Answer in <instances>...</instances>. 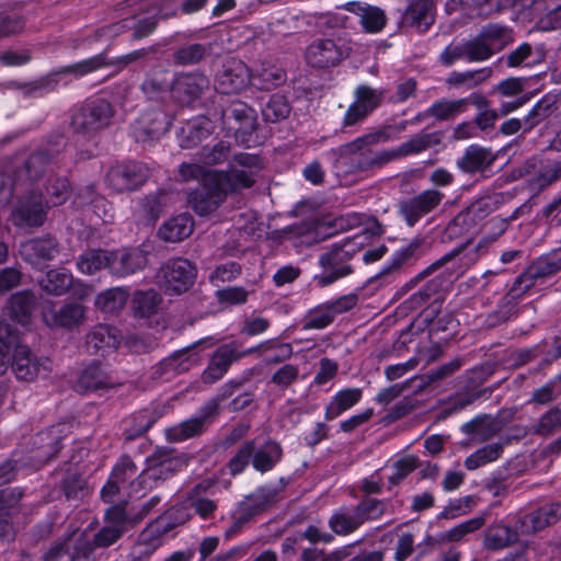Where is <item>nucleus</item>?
<instances>
[{
  "mask_svg": "<svg viewBox=\"0 0 561 561\" xmlns=\"http://www.w3.org/2000/svg\"><path fill=\"white\" fill-rule=\"evenodd\" d=\"M49 208L41 192L31 191L28 195L12 210V221L16 227H39L46 219Z\"/></svg>",
  "mask_w": 561,
  "mask_h": 561,
  "instance_id": "obj_19",
  "label": "nucleus"
},
{
  "mask_svg": "<svg viewBox=\"0 0 561 561\" xmlns=\"http://www.w3.org/2000/svg\"><path fill=\"white\" fill-rule=\"evenodd\" d=\"M492 69L489 67L477 70L453 71L446 79V84L456 89H472L491 77Z\"/></svg>",
  "mask_w": 561,
  "mask_h": 561,
  "instance_id": "obj_41",
  "label": "nucleus"
},
{
  "mask_svg": "<svg viewBox=\"0 0 561 561\" xmlns=\"http://www.w3.org/2000/svg\"><path fill=\"white\" fill-rule=\"evenodd\" d=\"M285 71L275 64L263 61L251 72V83L260 90H271L285 82Z\"/></svg>",
  "mask_w": 561,
  "mask_h": 561,
  "instance_id": "obj_36",
  "label": "nucleus"
},
{
  "mask_svg": "<svg viewBox=\"0 0 561 561\" xmlns=\"http://www.w3.org/2000/svg\"><path fill=\"white\" fill-rule=\"evenodd\" d=\"M423 245V239L413 238L409 242L402 244L398 250H396L387 263L383 265L379 275H388L399 270L404 263L408 261L415 259L421 253V248Z\"/></svg>",
  "mask_w": 561,
  "mask_h": 561,
  "instance_id": "obj_38",
  "label": "nucleus"
},
{
  "mask_svg": "<svg viewBox=\"0 0 561 561\" xmlns=\"http://www.w3.org/2000/svg\"><path fill=\"white\" fill-rule=\"evenodd\" d=\"M542 59L543 51L541 49H534L529 43H523L506 56V65L511 68H531L540 64Z\"/></svg>",
  "mask_w": 561,
  "mask_h": 561,
  "instance_id": "obj_48",
  "label": "nucleus"
},
{
  "mask_svg": "<svg viewBox=\"0 0 561 561\" xmlns=\"http://www.w3.org/2000/svg\"><path fill=\"white\" fill-rule=\"evenodd\" d=\"M385 98L383 89H375L367 84L356 87L354 91V101L358 106L371 114L380 106Z\"/></svg>",
  "mask_w": 561,
  "mask_h": 561,
  "instance_id": "obj_58",
  "label": "nucleus"
},
{
  "mask_svg": "<svg viewBox=\"0 0 561 561\" xmlns=\"http://www.w3.org/2000/svg\"><path fill=\"white\" fill-rule=\"evenodd\" d=\"M50 157L46 152L38 151L32 153L28 159L25 161L23 169L18 172V181H23L24 178L30 181H35L41 178L42 173L45 171L46 165L48 164ZM18 185V183H15Z\"/></svg>",
  "mask_w": 561,
  "mask_h": 561,
  "instance_id": "obj_62",
  "label": "nucleus"
},
{
  "mask_svg": "<svg viewBox=\"0 0 561 561\" xmlns=\"http://www.w3.org/2000/svg\"><path fill=\"white\" fill-rule=\"evenodd\" d=\"M110 253V273L118 278L133 275L147 265L146 254L138 249H123Z\"/></svg>",
  "mask_w": 561,
  "mask_h": 561,
  "instance_id": "obj_24",
  "label": "nucleus"
},
{
  "mask_svg": "<svg viewBox=\"0 0 561 561\" xmlns=\"http://www.w3.org/2000/svg\"><path fill=\"white\" fill-rule=\"evenodd\" d=\"M72 275L66 268H55L47 272L41 280L44 291L56 296L65 294L72 284Z\"/></svg>",
  "mask_w": 561,
  "mask_h": 561,
  "instance_id": "obj_50",
  "label": "nucleus"
},
{
  "mask_svg": "<svg viewBox=\"0 0 561 561\" xmlns=\"http://www.w3.org/2000/svg\"><path fill=\"white\" fill-rule=\"evenodd\" d=\"M21 255L32 264L50 261L58 253L57 241L51 237L30 240L21 245Z\"/></svg>",
  "mask_w": 561,
  "mask_h": 561,
  "instance_id": "obj_33",
  "label": "nucleus"
},
{
  "mask_svg": "<svg viewBox=\"0 0 561 561\" xmlns=\"http://www.w3.org/2000/svg\"><path fill=\"white\" fill-rule=\"evenodd\" d=\"M12 348V370L18 379L31 381L41 370H49V359L35 356L26 345L20 343L19 335Z\"/></svg>",
  "mask_w": 561,
  "mask_h": 561,
  "instance_id": "obj_18",
  "label": "nucleus"
},
{
  "mask_svg": "<svg viewBox=\"0 0 561 561\" xmlns=\"http://www.w3.org/2000/svg\"><path fill=\"white\" fill-rule=\"evenodd\" d=\"M356 514L364 525L367 522H375L381 518L387 510V501L370 496H364L355 506Z\"/></svg>",
  "mask_w": 561,
  "mask_h": 561,
  "instance_id": "obj_56",
  "label": "nucleus"
},
{
  "mask_svg": "<svg viewBox=\"0 0 561 561\" xmlns=\"http://www.w3.org/2000/svg\"><path fill=\"white\" fill-rule=\"evenodd\" d=\"M438 0H408L402 9H397V25L400 30L426 33L435 23Z\"/></svg>",
  "mask_w": 561,
  "mask_h": 561,
  "instance_id": "obj_10",
  "label": "nucleus"
},
{
  "mask_svg": "<svg viewBox=\"0 0 561 561\" xmlns=\"http://www.w3.org/2000/svg\"><path fill=\"white\" fill-rule=\"evenodd\" d=\"M195 277V266L186 259L176 257L161 265L157 273V283L167 295L173 296L187 291Z\"/></svg>",
  "mask_w": 561,
  "mask_h": 561,
  "instance_id": "obj_9",
  "label": "nucleus"
},
{
  "mask_svg": "<svg viewBox=\"0 0 561 561\" xmlns=\"http://www.w3.org/2000/svg\"><path fill=\"white\" fill-rule=\"evenodd\" d=\"M247 353H259L263 356V362L266 365H276L289 359L294 351L290 343L282 342L278 339H268L251 347Z\"/></svg>",
  "mask_w": 561,
  "mask_h": 561,
  "instance_id": "obj_34",
  "label": "nucleus"
},
{
  "mask_svg": "<svg viewBox=\"0 0 561 561\" xmlns=\"http://www.w3.org/2000/svg\"><path fill=\"white\" fill-rule=\"evenodd\" d=\"M157 27V20L154 16H146L139 20L127 18L111 26L113 34H117L123 30L133 28V37L141 39L149 36Z\"/></svg>",
  "mask_w": 561,
  "mask_h": 561,
  "instance_id": "obj_52",
  "label": "nucleus"
},
{
  "mask_svg": "<svg viewBox=\"0 0 561 561\" xmlns=\"http://www.w3.org/2000/svg\"><path fill=\"white\" fill-rule=\"evenodd\" d=\"M181 466L180 459L167 450H157L147 458L146 468L130 482L133 493L139 494L152 489L159 481L172 476Z\"/></svg>",
  "mask_w": 561,
  "mask_h": 561,
  "instance_id": "obj_8",
  "label": "nucleus"
},
{
  "mask_svg": "<svg viewBox=\"0 0 561 561\" xmlns=\"http://www.w3.org/2000/svg\"><path fill=\"white\" fill-rule=\"evenodd\" d=\"M561 271V249L541 255L533 262L514 282L506 299L516 300L530 290L538 279L552 276Z\"/></svg>",
  "mask_w": 561,
  "mask_h": 561,
  "instance_id": "obj_6",
  "label": "nucleus"
},
{
  "mask_svg": "<svg viewBox=\"0 0 561 561\" xmlns=\"http://www.w3.org/2000/svg\"><path fill=\"white\" fill-rule=\"evenodd\" d=\"M481 249L480 244L473 242L462 243L422 270L411 283L433 275V279L444 290L479 261Z\"/></svg>",
  "mask_w": 561,
  "mask_h": 561,
  "instance_id": "obj_3",
  "label": "nucleus"
},
{
  "mask_svg": "<svg viewBox=\"0 0 561 561\" xmlns=\"http://www.w3.org/2000/svg\"><path fill=\"white\" fill-rule=\"evenodd\" d=\"M34 304V296L28 291L12 295L9 300L10 317L18 323L26 324L30 321Z\"/></svg>",
  "mask_w": 561,
  "mask_h": 561,
  "instance_id": "obj_49",
  "label": "nucleus"
},
{
  "mask_svg": "<svg viewBox=\"0 0 561 561\" xmlns=\"http://www.w3.org/2000/svg\"><path fill=\"white\" fill-rule=\"evenodd\" d=\"M122 340L121 331L107 324L95 325L87 337V345L89 350L95 353H110L115 351Z\"/></svg>",
  "mask_w": 561,
  "mask_h": 561,
  "instance_id": "obj_30",
  "label": "nucleus"
},
{
  "mask_svg": "<svg viewBox=\"0 0 561 561\" xmlns=\"http://www.w3.org/2000/svg\"><path fill=\"white\" fill-rule=\"evenodd\" d=\"M280 488L273 484H266L257 488L253 493L245 496L238 505V507L248 515L251 519L266 511L276 501Z\"/></svg>",
  "mask_w": 561,
  "mask_h": 561,
  "instance_id": "obj_29",
  "label": "nucleus"
},
{
  "mask_svg": "<svg viewBox=\"0 0 561 561\" xmlns=\"http://www.w3.org/2000/svg\"><path fill=\"white\" fill-rule=\"evenodd\" d=\"M149 167L140 161L128 160L110 167L105 184L115 193H130L139 190L149 179Z\"/></svg>",
  "mask_w": 561,
  "mask_h": 561,
  "instance_id": "obj_7",
  "label": "nucleus"
},
{
  "mask_svg": "<svg viewBox=\"0 0 561 561\" xmlns=\"http://www.w3.org/2000/svg\"><path fill=\"white\" fill-rule=\"evenodd\" d=\"M557 110V98L546 94L531 107L524 117V133L531 131L542 121L548 118Z\"/></svg>",
  "mask_w": 561,
  "mask_h": 561,
  "instance_id": "obj_44",
  "label": "nucleus"
},
{
  "mask_svg": "<svg viewBox=\"0 0 561 561\" xmlns=\"http://www.w3.org/2000/svg\"><path fill=\"white\" fill-rule=\"evenodd\" d=\"M283 458V448L276 440L268 439L256 447L253 440L252 467L260 473L273 470Z\"/></svg>",
  "mask_w": 561,
  "mask_h": 561,
  "instance_id": "obj_31",
  "label": "nucleus"
},
{
  "mask_svg": "<svg viewBox=\"0 0 561 561\" xmlns=\"http://www.w3.org/2000/svg\"><path fill=\"white\" fill-rule=\"evenodd\" d=\"M193 221L186 214L178 215L165 221L159 229V237L168 242H180L191 236Z\"/></svg>",
  "mask_w": 561,
  "mask_h": 561,
  "instance_id": "obj_37",
  "label": "nucleus"
},
{
  "mask_svg": "<svg viewBox=\"0 0 561 561\" xmlns=\"http://www.w3.org/2000/svg\"><path fill=\"white\" fill-rule=\"evenodd\" d=\"M461 432L471 435L473 439L484 442L490 439L496 432L495 424L488 416H477L460 427Z\"/></svg>",
  "mask_w": 561,
  "mask_h": 561,
  "instance_id": "obj_60",
  "label": "nucleus"
},
{
  "mask_svg": "<svg viewBox=\"0 0 561 561\" xmlns=\"http://www.w3.org/2000/svg\"><path fill=\"white\" fill-rule=\"evenodd\" d=\"M69 426L66 423L56 424L45 431L38 432L33 438V459L37 465H44L54 458L61 449V440L68 435Z\"/></svg>",
  "mask_w": 561,
  "mask_h": 561,
  "instance_id": "obj_17",
  "label": "nucleus"
},
{
  "mask_svg": "<svg viewBox=\"0 0 561 561\" xmlns=\"http://www.w3.org/2000/svg\"><path fill=\"white\" fill-rule=\"evenodd\" d=\"M112 116V105L107 101L89 100L72 115L71 126L76 133L89 134L106 127Z\"/></svg>",
  "mask_w": 561,
  "mask_h": 561,
  "instance_id": "obj_11",
  "label": "nucleus"
},
{
  "mask_svg": "<svg viewBox=\"0 0 561 561\" xmlns=\"http://www.w3.org/2000/svg\"><path fill=\"white\" fill-rule=\"evenodd\" d=\"M319 225L314 220H305L284 229V234L295 245H312L319 241Z\"/></svg>",
  "mask_w": 561,
  "mask_h": 561,
  "instance_id": "obj_43",
  "label": "nucleus"
},
{
  "mask_svg": "<svg viewBox=\"0 0 561 561\" xmlns=\"http://www.w3.org/2000/svg\"><path fill=\"white\" fill-rule=\"evenodd\" d=\"M363 398V389L357 387L339 390L329 401L324 411V419L332 421L356 405Z\"/></svg>",
  "mask_w": 561,
  "mask_h": 561,
  "instance_id": "obj_32",
  "label": "nucleus"
},
{
  "mask_svg": "<svg viewBox=\"0 0 561 561\" xmlns=\"http://www.w3.org/2000/svg\"><path fill=\"white\" fill-rule=\"evenodd\" d=\"M161 413L156 409H144L130 415L125 422L126 439H134L147 432L159 419Z\"/></svg>",
  "mask_w": 561,
  "mask_h": 561,
  "instance_id": "obj_39",
  "label": "nucleus"
},
{
  "mask_svg": "<svg viewBox=\"0 0 561 561\" xmlns=\"http://www.w3.org/2000/svg\"><path fill=\"white\" fill-rule=\"evenodd\" d=\"M209 88V79L202 72L179 73L172 84L173 96L182 104H191Z\"/></svg>",
  "mask_w": 561,
  "mask_h": 561,
  "instance_id": "obj_20",
  "label": "nucleus"
},
{
  "mask_svg": "<svg viewBox=\"0 0 561 561\" xmlns=\"http://www.w3.org/2000/svg\"><path fill=\"white\" fill-rule=\"evenodd\" d=\"M116 385L107 367L100 362H93L80 374L75 390L80 393H87L98 390L112 388Z\"/></svg>",
  "mask_w": 561,
  "mask_h": 561,
  "instance_id": "obj_23",
  "label": "nucleus"
},
{
  "mask_svg": "<svg viewBox=\"0 0 561 561\" xmlns=\"http://www.w3.org/2000/svg\"><path fill=\"white\" fill-rule=\"evenodd\" d=\"M161 302L159 294L153 289L139 290L133 297V311L137 318H149L158 311Z\"/></svg>",
  "mask_w": 561,
  "mask_h": 561,
  "instance_id": "obj_51",
  "label": "nucleus"
},
{
  "mask_svg": "<svg viewBox=\"0 0 561 561\" xmlns=\"http://www.w3.org/2000/svg\"><path fill=\"white\" fill-rule=\"evenodd\" d=\"M363 237L355 236L333 244L319 257L323 272L313 277L319 287H325L353 273L351 261L363 247Z\"/></svg>",
  "mask_w": 561,
  "mask_h": 561,
  "instance_id": "obj_4",
  "label": "nucleus"
},
{
  "mask_svg": "<svg viewBox=\"0 0 561 561\" xmlns=\"http://www.w3.org/2000/svg\"><path fill=\"white\" fill-rule=\"evenodd\" d=\"M290 113V105L282 94H273L262 107V115L266 122L277 123L285 119Z\"/></svg>",
  "mask_w": 561,
  "mask_h": 561,
  "instance_id": "obj_63",
  "label": "nucleus"
},
{
  "mask_svg": "<svg viewBox=\"0 0 561 561\" xmlns=\"http://www.w3.org/2000/svg\"><path fill=\"white\" fill-rule=\"evenodd\" d=\"M48 198L44 197V202L48 207L62 205L69 197L70 184L66 176L51 178L46 187Z\"/></svg>",
  "mask_w": 561,
  "mask_h": 561,
  "instance_id": "obj_64",
  "label": "nucleus"
},
{
  "mask_svg": "<svg viewBox=\"0 0 561 561\" xmlns=\"http://www.w3.org/2000/svg\"><path fill=\"white\" fill-rule=\"evenodd\" d=\"M444 197L445 195L435 188L425 190L411 198L401 201L398 205L399 215L409 227H413L421 218L438 207Z\"/></svg>",
  "mask_w": 561,
  "mask_h": 561,
  "instance_id": "obj_14",
  "label": "nucleus"
},
{
  "mask_svg": "<svg viewBox=\"0 0 561 561\" xmlns=\"http://www.w3.org/2000/svg\"><path fill=\"white\" fill-rule=\"evenodd\" d=\"M218 414V401L209 400L188 420L170 427L167 436L170 440L182 442L203 433Z\"/></svg>",
  "mask_w": 561,
  "mask_h": 561,
  "instance_id": "obj_16",
  "label": "nucleus"
},
{
  "mask_svg": "<svg viewBox=\"0 0 561 561\" xmlns=\"http://www.w3.org/2000/svg\"><path fill=\"white\" fill-rule=\"evenodd\" d=\"M110 251L88 250L78 257L77 267L82 274L93 275L103 268H107L110 271Z\"/></svg>",
  "mask_w": 561,
  "mask_h": 561,
  "instance_id": "obj_46",
  "label": "nucleus"
},
{
  "mask_svg": "<svg viewBox=\"0 0 561 561\" xmlns=\"http://www.w3.org/2000/svg\"><path fill=\"white\" fill-rule=\"evenodd\" d=\"M231 153V145L229 141L220 140L214 146L203 147L197 156L204 165H217L226 162Z\"/></svg>",
  "mask_w": 561,
  "mask_h": 561,
  "instance_id": "obj_61",
  "label": "nucleus"
},
{
  "mask_svg": "<svg viewBox=\"0 0 561 561\" xmlns=\"http://www.w3.org/2000/svg\"><path fill=\"white\" fill-rule=\"evenodd\" d=\"M391 139L390 128L382 127L377 130L366 133L350 142L337 148L341 157L360 153L352 170L354 172H365L382 168L391 161L417 154L435 145L439 144V136L436 133H422L413 136L392 149H382L378 151L367 150L371 146L387 142Z\"/></svg>",
  "mask_w": 561,
  "mask_h": 561,
  "instance_id": "obj_2",
  "label": "nucleus"
},
{
  "mask_svg": "<svg viewBox=\"0 0 561 561\" xmlns=\"http://www.w3.org/2000/svg\"><path fill=\"white\" fill-rule=\"evenodd\" d=\"M167 534L154 523H150L138 536L130 550L131 561H142L151 557L164 541Z\"/></svg>",
  "mask_w": 561,
  "mask_h": 561,
  "instance_id": "obj_28",
  "label": "nucleus"
},
{
  "mask_svg": "<svg viewBox=\"0 0 561 561\" xmlns=\"http://www.w3.org/2000/svg\"><path fill=\"white\" fill-rule=\"evenodd\" d=\"M351 48L341 38H317L306 49V60L314 68L334 67L350 55Z\"/></svg>",
  "mask_w": 561,
  "mask_h": 561,
  "instance_id": "obj_12",
  "label": "nucleus"
},
{
  "mask_svg": "<svg viewBox=\"0 0 561 561\" xmlns=\"http://www.w3.org/2000/svg\"><path fill=\"white\" fill-rule=\"evenodd\" d=\"M112 479L118 482L131 496H140L142 493L136 494L131 492L130 482H133L139 476L137 466L128 456L119 458L117 463L112 470Z\"/></svg>",
  "mask_w": 561,
  "mask_h": 561,
  "instance_id": "obj_53",
  "label": "nucleus"
},
{
  "mask_svg": "<svg viewBox=\"0 0 561 561\" xmlns=\"http://www.w3.org/2000/svg\"><path fill=\"white\" fill-rule=\"evenodd\" d=\"M245 354L248 353H239L232 344H224L219 346L213 354L208 366L203 373V380L205 382L213 383L221 379L228 371L231 364Z\"/></svg>",
  "mask_w": 561,
  "mask_h": 561,
  "instance_id": "obj_27",
  "label": "nucleus"
},
{
  "mask_svg": "<svg viewBox=\"0 0 561 561\" xmlns=\"http://www.w3.org/2000/svg\"><path fill=\"white\" fill-rule=\"evenodd\" d=\"M517 539V531L503 524H494L484 533V546L492 551L502 550L516 542Z\"/></svg>",
  "mask_w": 561,
  "mask_h": 561,
  "instance_id": "obj_42",
  "label": "nucleus"
},
{
  "mask_svg": "<svg viewBox=\"0 0 561 561\" xmlns=\"http://www.w3.org/2000/svg\"><path fill=\"white\" fill-rule=\"evenodd\" d=\"M107 65L105 56L103 54H99L73 65L62 67L59 70L39 79L21 83L20 90L24 96L42 98L57 88V76L73 75L76 78H81L88 73L102 69Z\"/></svg>",
  "mask_w": 561,
  "mask_h": 561,
  "instance_id": "obj_5",
  "label": "nucleus"
},
{
  "mask_svg": "<svg viewBox=\"0 0 561 561\" xmlns=\"http://www.w3.org/2000/svg\"><path fill=\"white\" fill-rule=\"evenodd\" d=\"M128 297L129 294L127 289L123 287L108 288L96 296L95 307L103 313L113 314L125 307Z\"/></svg>",
  "mask_w": 561,
  "mask_h": 561,
  "instance_id": "obj_45",
  "label": "nucleus"
},
{
  "mask_svg": "<svg viewBox=\"0 0 561 561\" xmlns=\"http://www.w3.org/2000/svg\"><path fill=\"white\" fill-rule=\"evenodd\" d=\"M168 130L165 115L159 111H148L131 125V134L138 142H152Z\"/></svg>",
  "mask_w": 561,
  "mask_h": 561,
  "instance_id": "obj_21",
  "label": "nucleus"
},
{
  "mask_svg": "<svg viewBox=\"0 0 561 561\" xmlns=\"http://www.w3.org/2000/svg\"><path fill=\"white\" fill-rule=\"evenodd\" d=\"M224 126L233 131L236 138L244 140L245 135L252 134L256 128L257 116L255 110L245 102L233 100L221 111Z\"/></svg>",
  "mask_w": 561,
  "mask_h": 561,
  "instance_id": "obj_13",
  "label": "nucleus"
},
{
  "mask_svg": "<svg viewBox=\"0 0 561 561\" xmlns=\"http://www.w3.org/2000/svg\"><path fill=\"white\" fill-rule=\"evenodd\" d=\"M203 490H205V488L202 484L195 485L188 492L185 503L190 512L194 511L202 519H208L214 516L218 504L216 501L202 495Z\"/></svg>",
  "mask_w": 561,
  "mask_h": 561,
  "instance_id": "obj_47",
  "label": "nucleus"
},
{
  "mask_svg": "<svg viewBox=\"0 0 561 561\" xmlns=\"http://www.w3.org/2000/svg\"><path fill=\"white\" fill-rule=\"evenodd\" d=\"M502 453V443L488 444L469 455L465 460V467L468 470H476L479 467L497 460Z\"/></svg>",
  "mask_w": 561,
  "mask_h": 561,
  "instance_id": "obj_57",
  "label": "nucleus"
},
{
  "mask_svg": "<svg viewBox=\"0 0 561 561\" xmlns=\"http://www.w3.org/2000/svg\"><path fill=\"white\" fill-rule=\"evenodd\" d=\"M496 154L480 145H470L457 159L456 167L467 174H484L495 162Z\"/></svg>",
  "mask_w": 561,
  "mask_h": 561,
  "instance_id": "obj_25",
  "label": "nucleus"
},
{
  "mask_svg": "<svg viewBox=\"0 0 561 561\" xmlns=\"http://www.w3.org/2000/svg\"><path fill=\"white\" fill-rule=\"evenodd\" d=\"M192 517V513L185 504H179L170 507L153 520L165 534L172 531L175 527L185 524Z\"/></svg>",
  "mask_w": 561,
  "mask_h": 561,
  "instance_id": "obj_54",
  "label": "nucleus"
},
{
  "mask_svg": "<svg viewBox=\"0 0 561 561\" xmlns=\"http://www.w3.org/2000/svg\"><path fill=\"white\" fill-rule=\"evenodd\" d=\"M261 171V159L256 154L238 153L229 162L226 172H211L205 178V185L192 191L187 202L199 216L216 211L229 193L251 187Z\"/></svg>",
  "mask_w": 561,
  "mask_h": 561,
  "instance_id": "obj_1",
  "label": "nucleus"
},
{
  "mask_svg": "<svg viewBox=\"0 0 561 561\" xmlns=\"http://www.w3.org/2000/svg\"><path fill=\"white\" fill-rule=\"evenodd\" d=\"M84 318V307L78 302L62 306L58 311H45L44 319L49 325L73 328Z\"/></svg>",
  "mask_w": 561,
  "mask_h": 561,
  "instance_id": "obj_35",
  "label": "nucleus"
},
{
  "mask_svg": "<svg viewBox=\"0 0 561 561\" xmlns=\"http://www.w3.org/2000/svg\"><path fill=\"white\" fill-rule=\"evenodd\" d=\"M343 8L358 18V23L366 33L377 34L387 24L386 13L378 7L365 2L350 1L344 3Z\"/></svg>",
  "mask_w": 561,
  "mask_h": 561,
  "instance_id": "obj_26",
  "label": "nucleus"
},
{
  "mask_svg": "<svg viewBox=\"0 0 561 561\" xmlns=\"http://www.w3.org/2000/svg\"><path fill=\"white\" fill-rule=\"evenodd\" d=\"M466 112V100L442 99L434 102L426 111L427 115L438 121H448Z\"/></svg>",
  "mask_w": 561,
  "mask_h": 561,
  "instance_id": "obj_55",
  "label": "nucleus"
},
{
  "mask_svg": "<svg viewBox=\"0 0 561 561\" xmlns=\"http://www.w3.org/2000/svg\"><path fill=\"white\" fill-rule=\"evenodd\" d=\"M251 83L249 67L239 59H227L215 76V88L222 94L239 93Z\"/></svg>",
  "mask_w": 561,
  "mask_h": 561,
  "instance_id": "obj_15",
  "label": "nucleus"
},
{
  "mask_svg": "<svg viewBox=\"0 0 561 561\" xmlns=\"http://www.w3.org/2000/svg\"><path fill=\"white\" fill-rule=\"evenodd\" d=\"M490 48H493V53L502 50L511 41V31L499 24H489L479 32L478 34Z\"/></svg>",
  "mask_w": 561,
  "mask_h": 561,
  "instance_id": "obj_59",
  "label": "nucleus"
},
{
  "mask_svg": "<svg viewBox=\"0 0 561 561\" xmlns=\"http://www.w3.org/2000/svg\"><path fill=\"white\" fill-rule=\"evenodd\" d=\"M329 526L336 535L346 536L363 525L353 506H341L331 515Z\"/></svg>",
  "mask_w": 561,
  "mask_h": 561,
  "instance_id": "obj_40",
  "label": "nucleus"
},
{
  "mask_svg": "<svg viewBox=\"0 0 561 561\" xmlns=\"http://www.w3.org/2000/svg\"><path fill=\"white\" fill-rule=\"evenodd\" d=\"M214 131L213 122L206 116H196L182 123L176 130L181 148L191 149L207 139Z\"/></svg>",
  "mask_w": 561,
  "mask_h": 561,
  "instance_id": "obj_22",
  "label": "nucleus"
}]
</instances>
